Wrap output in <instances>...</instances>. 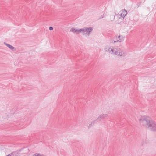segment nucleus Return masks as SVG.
I'll return each instance as SVG.
<instances>
[{
  "mask_svg": "<svg viewBox=\"0 0 156 156\" xmlns=\"http://www.w3.org/2000/svg\"><path fill=\"white\" fill-rule=\"evenodd\" d=\"M127 14V12L125 10H122L121 11V16L123 18Z\"/></svg>",
  "mask_w": 156,
  "mask_h": 156,
  "instance_id": "nucleus-5",
  "label": "nucleus"
},
{
  "mask_svg": "<svg viewBox=\"0 0 156 156\" xmlns=\"http://www.w3.org/2000/svg\"><path fill=\"white\" fill-rule=\"evenodd\" d=\"M143 122L144 126L146 128L152 131H156V125L149 117H144L140 119Z\"/></svg>",
  "mask_w": 156,
  "mask_h": 156,
  "instance_id": "nucleus-1",
  "label": "nucleus"
},
{
  "mask_svg": "<svg viewBox=\"0 0 156 156\" xmlns=\"http://www.w3.org/2000/svg\"><path fill=\"white\" fill-rule=\"evenodd\" d=\"M83 30L82 29H78L75 28H73L71 29L70 31L74 33H78L82 32Z\"/></svg>",
  "mask_w": 156,
  "mask_h": 156,
  "instance_id": "nucleus-4",
  "label": "nucleus"
},
{
  "mask_svg": "<svg viewBox=\"0 0 156 156\" xmlns=\"http://www.w3.org/2000/svg\"><path fill=\"white\" fill-rule=\"evenodd\" d=\"M118 37H119V38H120V36H118Z\"/></svg>",
  "mask_w": 156,
  "mask_h": 156,
  "instance_id": "nucleus-8",
  "label": "nucleus"
},
{
  "mask_svg": "<svg viewBox=\"0 0 156 156\" xmlns=\"http://www.w3.org/2000/svg\"><path fill=\"white\" fill-rule=\"evenodd\" d=\"M7 46L11 49H13L14 48L12 46L9 45H7Z\"/></svg>",
  "mask_w": 156,
  "mask_h": 156,
  "instance_id": "nucleus-6",
  "label": "nucleus"
},
{
  "mask_svg": "<svg viewBox=\"0 0 156 156\" xmlns=\"http://www.w3.org/2000/svg\"><path fill=\"white\" fill-rule=\"evenodd\" d=\"M105 50L106 51L108 52L109 53L112 54L113 53H115V54L118 55L120 56L123 55V54L121 52L120 50H117L115 49L113 50L109 47H106L105 49Z\"/></svg>",
  "mask_w": 156,
  "mask_h": 156,
  "instance_id": "nucleus-2",
  "label": "nucleus"
},
{
  "mask_svg": "<svg viewBox=\"0 0 156 156\" xmlns=\"http://www.w3.org/2000/svg\"><path fill=\"white\" fill-rule=\"evenodd\" d=\"M83 30L82 32L83 31L85 34L89 35L90 32L92 31L93 28H87L84 29H82Z\"/></svg>",
  "mask_w": 156,
  "mask_h": 156,
  "instance_id": "nucleus-3",
  "label": "nucleus"
},
{
  "mask_svg": "<svg viewBox=\"0 0 156 156\" xmlns=\"http://www.w3.org/2000/svg\"><path fill=\"white\" fill-rule=\"evenodd\" d=\"M49 29L50 30H52L53 29V28L52 27H50L49 28Z\"/></svg>",
  "mask_w": 156,
  "mask_h": 156,
  "instance_id": "nucleus-7",
  "label": "nucleus"
}]
</instances>
